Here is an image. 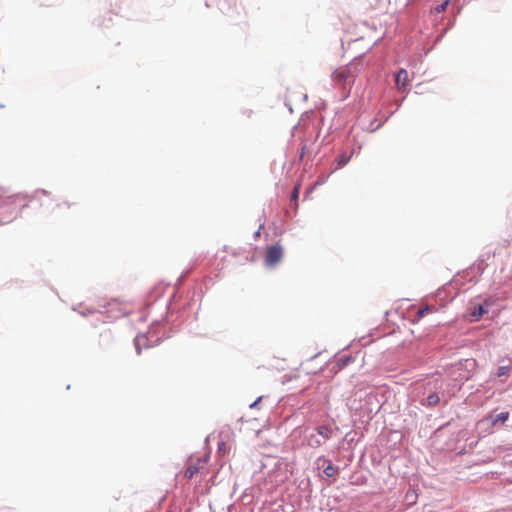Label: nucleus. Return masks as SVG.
Returning a JSON list of instances; mask_svg holds the SVG:
<instances>
[{
	"instance_id": "20e7f679",
	"label": "nucleus",
	"mask_w": 512,
	"mask_h": 512,
	"mask_svg": "<svg viewBox=\"0 0 512 512\" xmlns=\"http://www.w3.org/2000/svg\"><path fill=\"white\" fill-rule=\"evenodd\" d=\"M395 83L397 89L400 91H405L409 84V76L408 72L405 69H400L395 77Z\"/></svg>"
},
{
	"instance_id": "f257e3e1",
	"label": "nucleus",
	"mask_w": 512,
	"mask_h": 512,
	"mask_svg": "<svg viewBox=\"0 0 512 512\" xmlns=\"http://www.w3.org/2000/svg\"><path fill=\"white\" fill-rule=\"evenodd\" d=\"M362 65L358 60H353L345 66H340L331 74L333 87L339 92L341 99H347L351 89L361 72Z\"/></svg>"
},
{
	"instance_id": "7ed1b4c3",
	"label": "nucleus",
	"mask_w": 512,
	"mask_h": 512,
	"mask_svg": "<svg viewBox=\"0 0 512 512\" xmlns=\"http://www.w3.org/2000/svg\"><path fill=\"white\" fill-rule=\"evenodd\" d=\"M205 458H198L195 463H191L185 470L184 477L186 479H192L206 464Z\"/></svg>"
},
{
	"instance_id": "dca6fc26",
	"label": "nucleus",
	"mask_w": 512,
	"mask_h": 512,
	"mask_svg": "<svg viewBox=\"0 0 512 512\" xmlns=\"http://www.w3.org/2000/svg\"><path fill=\"white\" fill-rule=\"evenodd\" d=\"M299 191H300V187H299L298 185H296V186L294 187V190H293L292 195H291V199H292L293 201H295V202H296V201H297V199H298Z\"/></svg>"
},
{
	"instance_id": "a211bd4d",
	"label": "nucleus",
	"mask_w": 512,
	"mask_h": 512,
	"mask_svg": "<svg viewBox=\"0 0 512 512\" xmlns=\"http://www.w3.org/2000/svg\"><path fill=\"white\" fill-rule=\"evenodd\" d=\"M168 512H173V511H171V510H170V511H168Z\"/></svg>"
},
{
	"instance_id": "f03ea898",
	"label": "nucleus",
	"mask_w": 512,
	"mask_h": 512,
	"mask_svg": "<svg viewBox=\"0 0 512 512\" xmlns=\"http://www.w3.org/2000/svg\"><path fill=\"white\" fill-rule=\"evenodd\" d=\"M283 257V249L279 244L267 247L265 252V264L268 267H274Z\"/></svg>"
},
{
	"instance_id": "0eeeda50",
	"label": "nucleus",
	"mask_w": 512,
	"mask_h": 512,
	"mask_svg": "<svg viewBox=\"0 0 512 512\" xmlns=\"http://www.w3.org/2000/svg\"><path fill=\"white\" fill-rule=\"evenodd\" d=\"M316 430H317V434L319 436H321L324 440L331 438V436L333 434L331 427L325 426V425L317 427Z\"/></svg>"
},
{
	"instance_id": "39448f33",
	"label": "nucleus",
	"mask_w": 512,
	"mask_h": 512,
	"mask_svg": "<svg viewBox=\"0 0 512 512\" xmlns=\"http://www.w3.org/2000/svg\"><path fill=\"white\" fill-rule=\"evenodd\" d=\"M486 313H488V310L484 307L483 304H479L474 306L471 312V318L473 321H478Z\"/></svg>"
},
{
	"instance_id": "423d86ee",
	"label": "nucleus",
	"mask_w": 512,
	"mask_h": 512,
	"mask_svg": "<svg viewBox=\"0 0 512 512\" xmlns=\"http://www.w3.org/2000/svg\"><path fill=\"white\" fill-rule=\"evenodd\" d=\"M352 153L342 152L336 159L337 169L344 167L351 159Z\"/></svg>"
},
{
	"instance_id": "4468645a",
	"label": "nucleus",
	"mask_w": 512,
	"mask_h": 512,
	"mask_svg": "<svg viewBox=\"0 0 512 512\" xmlns=\"http://www.w3.org/2000/svg\"><path fill=\"white\" fill-rule=\"evenodd\" d=\"M449 0L444 1L442 4L433 8L432 12L434 13H442L446 10L448 6Z\"/></svg>"
},
{
	"instance_id": "f3484780",
	"label": "nucleus",
	"mask_w": 512,
	"mask_h": 512,
	"mask_svg": "<svg viewBox=\"0 0 512 512\" xmlns=\"http://www.w3.org/2000/svg\"><path fill=\"white\" fill-rule=\"evenodd\" d=\"M260 399H261V398H259L257 401H255L254 403H252V404L250 405V407H251V408L255 407V406L257 405V403H258V401H259Z\"/></svg>"
},
{
	"instance_id": "f8f14e48",
	"label": "nucleus",
	"mask_w": 512,
	"mask_h": 512,
	"mask_svg": "<svg viewBox=\"0 0 512 512\" xmlns=\"http://www.w3.org/2000/svg\"><path fill=\"white\" fill-rule=\"evenodd\" d=\"M510 370H511V364L500 366L497 371V376L502 377V376L508 375Z\"/></svg>"
},
{
	"instance_id": "9d476101",
	"label": "nucleus",
	"mask_w": 512,
	"mask_h": 512,
	"mask_svg": "<svg viewBox=\"0 0 512 512\" xmlns=\"http://www.w3.org/2000/svg\"><path fill=\"white\" fill-rule=\"evenodd\" d=\"M509 418V412H501L499 413L492 421V423L495 425L497 422H506Z\"/></svg>"
},
{
	"instance_id": "9b49d317",
	"label": "nucleus",
	"mask_w": 512,
	"mask_h": 512,
	"mask_svg": "<svg viewBox=\"0 0 512 512\" xmlns=\"http://www.w3.org/2000/svg\"><path fill=\"white\" fill-rule=\"evenodd\" d=\"M338 473V468L333 466L332 464H328V466L324 469V474L327 477H333Z\"/></svg>"
},
{
	"instance_id": "1a4fd4ad",
	"label": "nucleus",
	"mask_w": 512,
	"mask_h": 512,
	"mask_svg": "<svg viewBox=\"0 0 512 512\" xmlns=\"http://www.w3.org/2000/svg\"><path fill=\"white\" fill-rule=\"evenodd\" d=\"M322 443L323 441H321L315 434H311L308 438V444L311 447H319L322 445Z\"/></svg>"
},
{
	"instance_id": "2eb2a0df",
	"label": "nucleus",
	"mask_w": 512,
	"mask_h": 512,
	"mask_svg": "<svg viewBox=\"0 0 512 512\" xmlns=\"http://www.w3.org/2000/svg\"><path fill=\"white\" fill-rule=\"evenodd\" d=\"M432 311L430 306H424L417 311V318L420 319Z\"/></svg>"
},
{
	"instance_id": "ddd939ff",
	"label": "nucleus",
	"mask_w": 512,
	"mask_h": 512,
	"mask_svg": "<svg viewBox=\"0 0 512 512\" xmlns=\"http://www.w3.org/2000/svg\"><path fill=\"white\" fill-rule=\"evenodd\" d=\"M439 401H440V398L436 393L430 394L427 397V405H429V406H435L439 403Z\"/></svg>"
},
{
	"instance_id": "6e6552de",
	"label": "nucleus",
	"mask_w": 512,
	"mask_h": 512,
	"mask_svg": "<svg viewBox=\"0 0 512 512\" xmlns=\"http://www.w3.org/2000/svg\"><path fill=\"white\" fill-rule=\"evenodd\" d=\"M14 200L15 196L7 195L6 189L0 187V205L5 204L6 202H13Z\"/></svg>"
}]
</instances>
